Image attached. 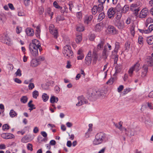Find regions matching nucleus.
Returning a JSON list of instances; mask_svg holds the SVG:
<instances>
[{
  "label": "nucleus",
  "mask_w": 153,
  "mask_h": 153,
  "mask_svg": "<svg viewBox=\"0 0 153 153\" xmlns=\"http://www.w3.org/2000/svg\"><path fill=\"white\" fill-rule=\"evenodd\" d=\"M148 70V67L146 65H144L143 67V71L141 75V76L143 78L146 76Z\"/></svg>",
  "instance_id": "nucleus-17"
},
{
  "label": "nucleus",
  "mask_w": 153,
  "mask_h": 153,
  "mask_svg": "<svg viewBox=\"0 0 153 153\" xmlns=\"http://www.w3.org/2000/svg\"><path fill=\"white\" fill-rule=\"evenodd\" d=\"M91 11L93 15H95L98 12L97 9V5H94L91 9Z\"/></svg>",
  "instance_id": "nucleus-42"
},
{
  "label": "nucleus",
  "mask_w": 153,
  "mask_h": 153,
  "mask_svg": "<svg viewBox=\"0 0 153 153\" xmlns=\"http://www.w3.org/2000/svg\"><path fill=\"white\" fill-rule=\"evenodd\" d=\"M39 64L37 59H33L31 62L30 66L32 67H35Z\"/></svg>",
  "instance_id": "nucleus-25"
},
{
  "label": "nucleus",
  "mask_w": 153,
  "mask_h": 153,
  "mask_svg": "<svg viewBox=\"0 0 153 153\" xmlns=\"http://www.w3.org/2000/svg\"><path fill=\"white\" fill-rule=\"evenodd\" d=\"M49 30L50 33L52 34L55 39H56L59 36L58 29L55 28L54 25L51 24L50 25Z\"/></svg>",
  "instance_id": "nucleus-4"
},
{
  "label": "nucleus",
  "mask_w": 153,
  "mask_h": 153,
  "mask_svg": "<svg viewBox=\"0 0 153 153\" xmlns=\"http://www.w3.org/2000/svg\"><path fill=\"white\" fill-rule=\"evenodd\" d=\"M134 26L132 25L130 28L131 33L133 36H134Z\"/></svg>",
  "instance_id": "nucleus-46"
},
{
  "label": "nucleus",
  "mask_w": 153,
  "mask_h": 153,
  "mask_svg": "<svg viewBox=\"0 0 153 153\" xmlns=\"http://www.w3.org/2000/svg\"><path fill=\"white\" fill-rule=\"evenodd\" d=\"M47 13L51 17V19L52 18V16L53 14V12H51V9L50 8H48L47 10Z\"/></svg>",
  "instance_id": "nucleus-49"
},
{
  "label": "nucleus",
  "mask_w": 153,
  "mask_h": 153,
  "mask_svg": "<svg viewBox=\"0 0 153 153\" xmlns=\"http://www.w3.org/2000/svg\"><path fill=\"white\" fill-rule=\"evenodd\" d=\"M45 59L44 57L43 56H40L38 57L37 60L38 61L39 64H40L41 61H43Z\"/></svg>",
  "instance_id": "nucleus-54"
},
{
  "label": "nucleus",
  "mask_w": 153,
  "mask_h": 153,
  "mask_svg": "<svg viewBox=\"0 0 153 153\" xmlns=\"http://www.w3.org/2000/svg\"><path fill=\"white\" fill-rule=\"evenodd\" d=\"M77 55L78 60H82L84 57L83 51L81 49H79L77 51Z\"/></svg>",
  "instance_id": "nucleus-19"
},
{
  "label": "nucleus",
  "mask_w": 153,
  "mask_h": 153,
  "mask_svg": "<svg viewBox=\"0 0 153 153\" xmlns=\"http://www.w3.org/2000/svg\"><path fill=\"white\" fill-rule=\"evenodd\" d=\"M32 102V100H31L29 102L28 104V106L30 108L29 109L30 111H32L34 109H35L36 108L35 107H33L34 106V105L33 104H31Z\"/></svg>",
  "instance_id": "nucleus-35"
},
{
  "label": "nucleus",
  "mask_w": 153,
  "mask_h": 153,
  "mask_svg": "<svg viewBox=\"0 0 153 153\" xmlns=\"http://www.w3.org/2000/svg\"><path fill=\"white\" fill-rule=\"evenodd\" d=\"M125 50H128L130 48V44L128 42H127L125 44Z\"/></svg>",
  "instance_id": "nucleus-51"
},
{
  "label": "nucleus",
  "mask_w": 153,
  "mask_h": 153,
  "mask_svg": "<svg viewBox=\"0 0 153 153\" xmlns=\"http://www.w3.org/2000/svg\"><path fill=\"white\" fill-rule=\"evenodd\" d=\"M105 40L103 38H101L99 43L97 45V48H95L94 49H95L96 51H98L99 50H102L105 44Z\"/></svg>",
  "instance_id": "nucleus-9"
},
{
  "label": "nucleus",
  "mask_w": 153,
  "mask_h": 153,
  "mask_svg": "<svg viewBox=\"0 0 153 153\" xmlns=\"http://www.w3.org/2000/svg\"><path fill=\"white\" fill-rule=\"evenodd\" d=\"M84 30V27L82 25H78L76 27V30L79 32L82 31Z\"/></svg>",
  "instance_id": "nucleus-39"
},
{
  "label": "nucleus",
  "mask_w": 153,
  "mask_h": 153,
  "mask_svg": "<svg viewBox=\"0 0 153 153\" xmlns=\"http://www.w3.org/2000/svg\"><path fill=\"white\" fill-rule=\"evenodd\" d=\"M130 9L132 11L134 12V13L136 15L138 14V12L140 10L139 6L135 4H131L130 7Z\"/></svg>",
  "instance_id": "nucleus-6"
},
{
  "label": "nucleus",
  "mask_w": 153,
  "mask_h": 153,
  "mask_svg": "<svg viewBox=\"0 0 153 153\" xmlns=\"http://www.w3.org/2000/svg\"><path fill=\"white\" fill-rule=\"evenodd\" d=\"M149 6L151 7L150 12L153 15V1L151 0L149 2Z\"/></svg>",
  "instance_id": "nucleus-41"
},
{
  "label": "nucleus",
  "mask_w": 153,
  "mask_h": 153,
  "mask_svg": "<svg viewBox=\"0 0 153 153\" xmlns=\"http://www.w3.org/2000/svg\"><path fill=\"white\" fill-rule=\"evenodd\" d=\"M27 148L28 150L32 151H33V146L30 143H28L27 146Z\"/></svg>",
  "instance_id": "nucleus-50"
},
{
  "label": "nucleus",
  "mask_w": 153,
  "mask_h": 153,
  "mask_svg": "<svg viewBox=\"0 0 153 153\" xmlns=\"http://www.w3.org/2000/svg\"><path fill=\"white\" fill-rule=\"evenodd\" d=\"M34 87V84L32 83H30L28 85V88L29 90H32Z\"/></svg>",
  "instance_id": "nucleus-61"
},
{
  "label": "nucleus",
  "mask_w": 153,
  "mask_h": 153,
  "mask_svg": "<svg viewBox=\"0 0 153 153\" xmlns=\"http://www.w3.org/2000/svg\"><path fill=\"white\" fill-rule=\"evenodd\" d=\"M103 4L100 3L97 6V9L98 10V12H100L102 11L103 9Z\"/></svg>",
  "instance_id": "nucleus-33"
},
{
  "label": "nucleus",
  "mask_w": 153,
  "mask_h": 153,
  "mask_svg": "<svg viewBox=\"0 0 153 153\" xmlns=\"http://www.w3.org/2000/svg\"><path fill=\"white\" fill-rule=\"evenodd\" d=\"M140 65L139 63L137 62L132 66V67H134V70L136 72H137L140 70Z\"/></svg>",
  "instance_id": "nucleus-31"
},
{
  "label": "nucleus",
  "mask_w": 153,
  "mask_h": 153,
  "mask_svg": "<svg viewBox=\"0 0 153 153\" xmlns=\"http://www.w3.org/2000/svg\"><path fill=\"white\" fill-rule=\"evenodd\" d=\"M106 135L103 132H100L97 134L93 141V144L97 145L101 144L105 141Z\"/></svg>",
  "instance_id": "nucleus-2"
},
{
  "label": "nucleus",
  "mask_w": 153,
  "mask_h": 153,
  "mask_svg": "<svg viewBox=\"0 0 153 153\" xmlns=\"http://www.w3.org/2000/svg\"><path fill=\"white\" fill-rule=\"evenodd\" d=\"M2 128L3 130L6 131L9 128L10 126L8 124H5L3 126Z\"/></svg>",
  "instance_id": "nucleus-47"
},
{
  "label": "nucleus",
  "mask_w": 153,
  "mask_h": 153,
  "mask_svg": "<svg viewBox=\"0 0 153 153\" xmlns=\"http://www.w3.org/2000/svg\"><path fill=\"white\" fill-rule=\"evenodd\" d=\"M0 40L1 42L5 43L8 45L10 46L11 44L10 39L8 37L4 35L0 37Z\"/></svg>",
  "instance_id": "nucleus-7"
},
{
  "label": "nucleus",
  "mask_w": 153,
  "mask_h": 153,
  "mask_svg": "<svg viewBox=\"0 0 153 153\" xmlns=\"http://www.w3.org/2000/svg\"><path fill=\"white\" fill-rule=\"evenodd\" d=\"M95 37V35L94 34H92L90 35L89 39L91 41H93L94 40Z\"/></svg>",
  "instance_id": "nucleus-60"
},
{
  "label": "nucleus",
  "mask_w": 153,
  "mask_h": 153,
  "mask_svg": "<svg viewBox=\"0 0 153 153\" xmlns=\"http://www.w3.org/2000/svg\"><path fill=\"white\" fill-rule=\"evenodd\" d=\"M97 51H96V50L94 49L92 54L93 57V63L94 64H95L98 59V56L97 53Z\"/></svg>",
  "instance_id": "nucleus-21"
},
{
  "label": "nucleus",
  "mask_w": 153,
  "mask_h": 153,
  "mask_svg": "<svg viewBox=\"0 0 153 153\" xmlns=\"http://www.w3.org/2000/svg\"><path fill=\"white\" fill-rule=\"evenodd\" d=\"M146 64L147 67L153 66V58L150 56H147L146 57L145 62Z\"/></svg>",
  "instance_id": "nucleus-10"
},
{
  "label": "nucleus",
  "mask_w": 153,
  "mask_h": 153,
  "mask_svg": "<svg viewBox=\"0 0 153 153\" xmlns=\"http://www.w3.org/2000/svg\"><path fill=\"white\" fill-rule=\"evenodd\" d=\"M29 48L31 54L34 57L38 55V49L40 52L42 50L39 41L35 39L32 40V42L30 44Z\"/></svg>",
  "instance_id": "nucleus-1"
},
{
  "label": "nucleus",
  "mask_w": 153,
  "mask_h": 153,
  "mask_svg": "<svg viewBox=\"0 0 153 153\" xmlns=\"http://www.w3.org/2000/svg\"><path fill=\"white\" fill-rule=\"evenodd\" d=\"M102 24L101 23H99L97 24L95 26V29L96 31H100L102 29Z\"/></svg>",
  "instance_id": "nucleus-27"
},
{
  "label": "nucleus",
  "mask_w": 153,
  "mask_h": 153,
  "mask_svg": "<svg viewBox=\"0 0 153 153\" xmlns=\"http://www.w3.org/2000/svg\"><path fill=\"white\" fill-rule=\"evenodd\" d=\"M1 137L2 138L6 139H11L13 138L14 136L10 133H4L1 135Z\"/></svg>",
  "instance_id": "nucleus-20"
},
{
  "label": "nucleus",
  "mask_w": 153,
  "mask_h": 153,
  "mask_svg": "<svg viewBox=\"0 0 153 153\" xmlns=\"http://www.w3.org/2000/svg\"><path fill=\"white\" fill-rule=\"evenodd\" d=\"M105 16V13L103 12L101 13L99 15L98 18V20L99 22L102 21Z\"/></svg>",
  "instance_id": "nucleus-28"
},
{
  "label": "nucleus",
  "mask_w": 153,
  "mask_h": 153,
  "mask_svg": "<svg viewBox=\"0 0 153 153\" xmlns=\"http://www.w3.org/2000/svg\"><path fill=\"white\" fill-rule=\"evenodd\" d=\"M107 33L109 34H116L117 33L115 28L112 25L108 26L107 29Z\"/></svg>",
  "instance_id": "nucleus-15"
},
{
  "label": "nucleus",
  "mask_w": 153,
  "mask_h": 153,
  "mask_svg": "<svg viewBox=\"0 0 153 153\" xmlns=\"http://www.w3.org/2000/svg\"><path fill=\"white\" fill-rule=\"evenodd\" d=\"M105 93L103 90H100L96 91V95L100 97H102L105 96Z\"/></svg>",
  "instance_id": "nucleus-23"
},
{
  "label": "nucleus",
  "mask_w": 153,
  "mask_h": 153,
  "mask_svg": "<svg viewBox=\"0 0 153 153\" xmlns=\"http://www.w3.org/2000/svg\"><path fill=\"white\" fill-rule=\"evenodd\" d=\"M39 92L38 91L35 90L32 93L33 97V98L36 99L37 97L39 96Z\"/></svg>",
  "instance_id": "nucleus-44"
},
{
  "label": "nucleus",
  "mask_w": 153,
  "mask_h": 153,
  "mask_svg": "<svg viewBox=\"0 0 153 153\" xmlns=\"http://www.w3.org/2000/svg\"><path fill=\"white\" fill-rule=\"evenodd\" d=\"M153 22V19L151 18H148L146 20V23L149 24Z\"/></svg>",
  "instance_id": "nucleus-53"
},
{
  "label": "nucleus",
  "mask_w": 153,
  "mask_h": 153,
  "mask_svg": "<svg viewBox=\"0 0 153 153\" xmlns=\"http://www.w3.org/2000/svg\"><path fill=\"white\" fill-rule=\"evenodd\" d=\"M40 27L39 26H37L36 27V30L35 35L37 37H39L40 36Z\"/></svg>",
  "instance_id": "nucleus-36"
},
{
  "label": "nucleus",
  "mask_w": 153,
  "mask_h": 153,
  "mask_svg": "<svg viewBox=\"0 0 153 153\" xmlns=\"http://www.w3.org/2000/svg\"><path fill=\"white\" fill-rule=\"evenodd\" d=\"M93 16L92 15H86L84 17V22L85 24L88 25L91 21Z\"/></svg>",
  "instance_id": "nucleus-16"
},
{
  "label": "nucleus",
  "mask_w": 153,
  "mask_h": 153,
  "mask_svg": "<svg viewBox=\"0 0 153 153\" xmlns=\"http://www.w3.org/2000/svg\"><path fill=\"white\" fill-rule=\"evenodd\" d=\"M147 105L148 107L151 109H153V104L151 102H147Z\"/></svg>",
  "instance_id": "nucleus-57"
},
{
  "label": "nucleus",
  "mask_w": 153,
  "mask_h": 153,
  "mask_svg": "<svg viewBox=\"0 0 153 153\" xmlns=\"http://www.w3.org/2000/svg\"><path fill=\"white\" fill-rule=\"evenodd\" d=\"M58 101V98L54 96L51 97L50 100L51 102L52 103H53L54 102H57Z\"/></svg>",
  "instance_id": "nucleus-29"
},
{
  "label": "nucleus",
  "mask_w": 153,
  "mask_h": 153,
  "mask_svg": "<svg viewBox=\"0 0 153 153\" xmlns=\"http://www.w3.org/2000/svg\"><path fill=\"white\" fill-rule=\"evenodd\" d=\"M16 76H21L22 75L21 71L20 69H18L16 72Z\"/></svg>",
  "instance_id": "nucleus-56"
},
{
  "label": "nucleus",
  "mask_w": 153,
  "mask_h": 153,
  "mask_svg": "<svg viewBox=\"0 0 153 153\" xmlns=\"http://www.w3.org/2000/svg\"><path fill=\"white\" fill-rule=\"evenodd\" d=\"M78 102L76 104V105L77 106H81L84 104L87 103L88 101L83 96H79L78 97Z\"/></svg>",
  "instance_id": "nucleus-8"
},
{
  "label": "nucleus",
  "mask_w": 153,
  "mask_h": 153,
  "mask_svg": "<svg viewBox=\"0 0 153 153\" xmlns=\"http://www.w3.org/2000/svg\"><path fill=\"white\" fill-rule=\"evenodd\" d=\"M107 50H106V48H105L102 51V55L103 56H105L106 58L108 54H107Z\"/></svg>",
  "instance_id": "nucleus-48"
},
{
  "label": "nucleus",
  "mask_w": 153,
  "mask_h": 153,
  "mask_svg": "<svg viewBox=\"0 0 153 153\" xmlns=\"http://www.w3.org/2000/svg\"><path fill=\"white\" fill-rule=\"evenodd\" d=\"M153 30V25H150L147 29L140 30V32L142 33H148Z\"/></svg>",
  "instance_id": "nucleus-18"
},
{
  "label": "nucleus",
  "mask_w": 153,
  "mask_h": 153,
  "mask_svg": "<svg viewBox=\"0 0 153 153\" xmlns=\"http://www.w3.org/2000/svg\"><path fill=\"white\" fill-rule=\"evenodd\" d=\"M124 86L123 85H120L117 88V91L120 92L122 91L123 89Z\"/></svg>",
  "instance_id": "nucleus-63"
},
{
  "label": "nucleus",
  "mask_w": 153,
  "mask_h": 153,
  "mask_svg": "<svg viewBox=\"0 0 153 153\" xmlns=\"http://www.w3.org/2000/svg\"><path fill=\"white\" fill-rule=\"evenodd\" d=\"M53 4L54 7L60 10V11L62 13H64L65 12L68 13V9L66 6H64L63 8L62 7L59 6L56 1L53 2Z\"/></svg>",
  "instance_id": "nucleus-5"
},
{
  "label": "nucleus",
  "mask_w": 153,
  "mask_h": 153,
  "mask_svg": "<svg viewBox=\"0 0 153 153\" xmlns=\"http://www.w3.org/2000/svg\"><path fill=\"white\" fill-rule=\"evenodd\" d=\"M16 31L17 33H20L22 31V28L21 27L17 26L16 28Z\"/></svg>",
  "instance_id": "nucleus-62"
},
{
  "label": "nucleus",
  "mask_w": 153,
  "mask_h": 153,
  "mask_svg": "<svg viewBox=\"0 0 153 153\" xmlns=\"http://www.w3.org/2000/svg\"><path fill=\"white\" fill-rule=\"evenodd\" d=\"M149 14L148 10L146 8L143 9L140 12V18H143L146 17Z\"/></svg>",
  "instance_id": "nucleus-12"
},
{
  "label": "nucleus",
  "mask_w": 153,
  "mask_h": 153,
  "mask_svg": "<svg viewBox=\"0 0 153 153\" xmlns=\"http://www.w3.org/2000/svg\"><path fill=\"white\" fill-rule=\"evenodd\" d=\"M17 115L15 111L13 110H11L10 112V115L11 117H15L17 116Z\"/></svg>",
  "instance_id": "nucleus-40"
},
{
  "label": "nucleus",
  "mask_w": 153,
  "mask_h": 153,
  "mask_svg": "<svg viewBox=\"0 0 153 153\" xmlns=\"http://www.w3.org/2000/svg\"><path fill=\"white\" fill-rule=\"evenodd\" d=\"M28 100V98L26 96H23L20 99V101L23 103H26Z\"/></svg>",
  "instance_id": "nucleus-38"
},
{
  "label": "nucleus",
  "mask_w": 153,
  "mask_h": 153,
  "mask_svg": "<svg viewBox=\"0 0 153 153\" xmlns=\"http://www.w3.org/2000/svg\"><path fill=\"white\" fill-rule=\"evenodd\" d=\"M116 80V78L111 77L107 82L106 83L109 85H111L113 84L114 81Z\"/></svg>",
  "instance_id": "nucleus-30"
},
{
  "label": "nucleus",
  "mask_w": 153,
  "mask_h": 153,
  "mask_svg": "<svg viewBox=\"0 0 153 153\" xmlns=\"http://www.w3.org/2000/svg\"><path fill=\"white\" fill-rule=\"evenodd\" d=\"M71 47L68 45L64 47L63 53L65 57H71L72 56L73 53L71 50Z\"/></svg>",
  "instance_id": "nucleus-3"
},
{
  "label": "nucleus",
  "mask_w": 153,
  "mask_h": 153,
  "mask_svg": "<svg viewBox=\"0 0 153 153\" xmlns=\"http://www.w3.org/2000/svg\"><path fill=\"white\" fill-rule=\"evenodd\" d=\"M116 26L120 29H123L125 27L124 23L123 21L117 20L115 23Z\"/></svg>",
  "instance_id": "nucleus-13"
},
{
  "label": "nucleus",
  "mask_w": 153,
  "mask_h": 153,
  "mask_svg": "<svg viewBox=\"0 0 153 153\" xmlns=\"http://www.w3.org/2000/svg\"><path fill=\"white\" fill-rule=\"evenodd\" d=\"M91 51H89L87 55L85 58L86 64L87 65H90L92 59L91 57Z\"/></svg>",
  "instance_id": "nucleus-14"
},
{
  "label": "nucleus",
  "mask_w": 153,
  "mask_h": 153,
  "mask_svg": "<svg viewBox=\"0 0 153 153\" xmlns=\"http://www.w3.org/2000/svg\"><path fill=\"white\" fill-rule=\"evenodd\" d=\"M26 32L27 34L30 36H32L34 34V30L32 28H27L26 30Z\"/></svg>",
  "instance_id": "nucleus-22"
},
{
  "label": "nucleus",
  "mask_w": 153,
  "mask_h": 153,
  "mask_svg": "<svg viewBox=\"0 0 153 153\" xmlns=\"http://www.w3.org/2000/svg\"><path fill=\"white\" fill-rule=\"evenodd\" d=\"M129 10V6L128 5H125L122 10V12L123 13H125Z\"/></svg>",
  "instance_id": "nucleus-32"
},
{
  "label": "nucleus",
  "mask_w": 153,
  "mask_h": 153,
  "mask_svg": "<svg viewBox=\"0 0 153 153\" xmlns=\"http://www.w3.org/2000/svg\"><path fill=\"white\" fill-rule=\"evenodd\" d=\"M120 48V43L117 42L115 43V47L114 50L112 51L113 54L115 53L117 54L118 51Z\"/></svg>",
  "instance_id": "nucleus-24"
},
{
  "label": "nucleus",
  "mask_w": 153,
  "mask_h": 153,
  "mask_svg": "<svg viewBox=\"0 0 153 153\" xmlns=\"http://www.w3.org/2000/svg\"><path fill=\"white\" fill-rule=\"evenodd\" d=\"M81 35L82 34L80 33H77L76 34V41L77 43L80 42L82 40V38Z\"/></svg>",
  "instance_id": "nucleus-26"
},
{
  "label": "nucleus",
  "mask_w": 153,
  "mask_h": 153,
  "mask_svg": "<svg viewBox=\"0 0 153 153\" xmlns=\"http://www.w3.org/2000/svg\"><path fill=\"white\" fill-rule=\"evenodd\" d=\"M69 6V9L71 11H72V9L73 7V3L72 1H70L68 3Z\"/></svg>",
  "instance_id": "nucleus-58"
},
{
  "label": "nucleus",
  "mask_w": 153,
  "mask_h": 153,
  "mask_svg": "<svg viewBox=\"0 0 153 153\" xmlns=\"http://www.w3.org/2000/svg\"><path fill=\"white\" fill-rule=\"evenodd\" d=\"M116 13L115 9L114 7H111L108 10V15L109 18L110 19L113 18Z\"/></svg>",
  "instance_id": "nucleus-11"
},
{
  "label": "nucleus",
  "mask_w": 153,
  "mask_h": 153,
  "mask_svg": "<svg viewBox=\"0 0 153 153\" xmlns=\"http://www.w3.org/2000/svg\"><path fill=\"white\" fill-rule=\"evenodd\" d=\"M128 134L131 136H132L134 135V130L133 129L128 128Z\"/></svg>",
  "instance_id": "nucleus-45"
},
{
  "label": "nucleus",
  "mask_w": 153,
  "mask_h": 153,
  "mask_svg": "<svg viewBox=\"0 0 153 153\" xmlns=\"http://www.w3.org/2000/svg\"><path fill=\"white\" fill-rule=\"evenodd\" d=\"M147 41L148 43L151 45L153 44V36H151L147 38Z\"/></svg>",
  "instance_id": "nucleus-37"
},
{
  "label": "nucleus",
  "mask_w": 153,
  "mask_h": 153,
  "mask_svg": "<svg viewBox=\"0 0 153 153\" xmlns=\"http://www.w3.org/2000/svg\"><path fill=\"white\" fill-rule=\"evenodd\" d=\"M24 2L25 5L26 6H27L29 5L30 0H24Z\"/></svg>",
  "instance_id": "nucleus-64"
},
{
  "label": "nucleus",
  "mask_w": 153,
  "mask_h": 153,
  "mask_svg": "<svg viewBox=\"0 0 153 153\" xmlns=\"http://www.w3.org/2000/svg\"><path fill=\"white\" fill-rule=\"evenodd\" d=\"M113 54L115 55L114 58V64H116L117 63V61L118 60V56L117 55V54L115 53H114Z\"/></svg>",
  "instance_id": "nucleus-55"
},
{
  "label": "nucleus",
  "mask_w": 153,
  "mask_h": 153,
  "mask_svg": "<svg viewBox=\"0 0 153 153\" xmlns=\"http://www.w3.org/2000/svg\"><path fill=\"white\" fill-rule=\"evenodd\" d=\"M134 71V67H131L128 71L129 75L130 76L132 77L133 75Z\"/></svg>",
  "instance_id": "nucleus-43"
},
{
  "label": "nucleus",
  "mask_w": 153,
  "mask_h": 153,
  "mask_svg": "<svg viewBox=\"0 0 153 153\" xmlns=\"http://www.w3.org/2000/svg\"><path fill=\"white\" fill-rule=\"evenodd\" d=\"M143 38L142 36H140L138 38V42L140 45L143 44Z\"/></svg>",
  "instance_id": "nucleus-59"
},
{
  "label": "nucleus",
  "mask_w": 153,
  "mask_h": 153,
  "mask_svg": "<svg viewBox=\"0 0 153 153\" xmlns=\"http://www.w3.org/2000/svg\"><path fill=\"white\" fill-rule=\"evenodd\" d=\"M42 98L44 102H46L49 98V96L45 93H43L42 96Z\"/></svg>",
  "instance_id": "nucleus-34"
},
{
  "label": "nucleus",
  "mask_w": 153,
  "mask_h": 153,
  "mask_svg": "<svg viewBox=\"0 0 153 153\" xmlns=\"http://www.w3.org/2000/svg\"><path fill=\"white\" fill-rule=\"evenodd\" d=\"M76 16L77 18L79 19H81L82 17V13L81 12H79L77 13Z\"/></svg>",
  "instance_id": "nucleus-52"
}]
</instances>
